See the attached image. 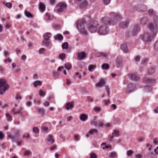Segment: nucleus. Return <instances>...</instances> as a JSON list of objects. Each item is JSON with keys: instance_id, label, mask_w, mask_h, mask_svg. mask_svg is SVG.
Segmentation results:
<instances>
[{"instance_id": "f257e3e1", "label": "nucleus", "mask_w": 158, "mask_h": 158, "mask_svg": "<svg viewBox=\"0 0 158 158\" xmlns=\"http://www.w3.org/2000/svg\"><path fill=\"white\" fill-rule=\"evenodd\" d=\"M110 15L112 19L107 17L102 19L100 21L101 26L99 27V34L104 35L108 33V31L106 25H114L118 22V19L121 18V15L118 13L111 12Z\"/></svg>"}, {"instance_id": "f03ea898", "label": "nucleus", "mask_w": 158, "mask_h": 158, "mask_svg": "<svg viewBox=\"0 0 158 158\" xmlns=\"http://www.w3.org/2000/svg\"><path fill=\"white\" fill-rule=\"evenodd\" d=\"M157 18V16L154 17L153 19L154 23H151L149 25L148 27L150 32H145L140 35V38L146 43L148 44L151 42L153 38L156 36L157 32L156 29V24L154 20Z\"/></svg>"}, {"instance_id": "7ed1b4c3", "label": "nucleus", "mask_w": 158, "mask_h": 158, "mask_svg": "<svg viewBox=\"0 0 158 158\" xmlns=\"http://www.w3.org/2000/svg\"><path fill=\"white\" fill-rule=\"evenodd\" d=\"M9 88V86L6 80L4 79H0V94H3Z\"/></svg>"}, {"instance_id": "20e7f679", "label": "nucleus", "mask_w": 158, "mask_h": 158, "mask_svg": "<svg viewBox=\"0 0 158 158\" xmlns=\"http://www.w3.org/2000/svg\"><path fill=\"white\" fill-rule=\"evenodd\" d=\"M85 21L84 20L78 21L77 24V27L79 31L84 35H86L87 32L84 28Z\"/></svg>"}, {"instance_id": "39448f33", "label": "nucleus", "mask_w": 158, "mask_h": 158, "mask_svg": "<svg viewBox=\"0 0 158 158\" xmlns=\"http://www.w3.org/2000/svg\"><path fill=\"white\" fill-rule=\"evenodd\" d=\"M67 7V5L62 2L58 3L56 6L55 9L58 12L61 13L64 11Z\"/></svg>"}, {"instance_id": "423d86ee", "label": "nucleus", "mask_w": 158, "mask_h": 158, "mask_svg": "<svg viewBox=\"0 0 158 158\" xmlns=\"http://www.w3.org/2000/svg\"><path fill=\"white\" fill-rule=\"evenodd\" d=\"M51 36V34L49 32L46 33L44 34V40L43 41V42L44 44L46 46H48L51 45L49 39Z\"/></svg>"}, {"instance_id": "0eeeda50", "label": "nucleus", "mask_w": 158, "mask_h": 158, "mask_svg": "<svg viewBox=\"0 0 158 158\" xmlns=\"http://www.w3.org/2000/svg\"><path fill=\"white\" fill-rule=\"evenodd\" d=\"M98 26V22L96 21H93L90 23L89 25V30L92 33H94L96 31L97 29Z\"/></svg>"}, {"instance_id": "6e6552de", "label": "nucleus", "mask_w": 158, "mask_h": 158, "mask_svg": "<svg viewBox=\"0 0 158 158\" xmlns=\"http://www.w3.org/2000/svg\"><path fill=\"white\" fill-rule=\"evenodd\" d=\"M98 133V131L95 129H92L89 130L87 133L85 135L86 138H88L89 135H92L94 134H97Z\"/></svg>"}, {"instance_id": "1a4fd4ad", "label": "nucleus", "mask_w": 158, "mask_h": 158, "mask_svg": "<svg viewBox=\"0 0 158 158\" xmlns=\"http://www.w3.org/2000/svg\"><path fill=\"white\" fill-rule=\"evenodd\" d=\"M86 53L84 52H81L77 53L78 59L80 60H82L85 58Z\"/></svg>"}, {"instance_id": "9d476101", "label": "nucleus", "mask_w": 158, "mask_h": 158, "mask_svg": "<svg viewBox=\"0 0 158 158\" xmlns=\"http://www.w3.org/2000/svg\"><path fill=\"white\" fill-rule=\"evenodd\" d=\"M39 9L41 12L42 13L44 12L46 9V7L44 4L42 2H40L39 5Z\"/></svg>"}, {"instance_id": "9b49d317", "label": "nucleus", "mask_w": 158, "mask_h": 158, "mask_svg": "<svg viewBox=\"0 0 158 158\" xmlns=\"http://www.w3.org/2000/svg\"><path fill=\"white\" fill-rule=\"evenodd\" d=\"M140 28L139 26L137 25L135 26L133 28L132 32L133 35H134L136 34L139 31Z\"/></svg>"}, {"instance_id": "f8f14e48", "label": "nucleus", "mask_w": 158, "mask_h": 158, "mask_svg": "<svg viewBox=\"0 0 158 158\" xmlns=\"http://www.w3.org/2000/svg\"><path fill=\"white\" fill-rule=\"evenodd\" d=\"M23 110V108L22 107L20 108L17 111H15V109L13 108L12 110V112L15 114H19L21 116L23 115V113L22 110Z\"/></svg>"}, {"instance_id": "ddd939ff", "label": "nucleus", "mask_w": 158, "mask_h": 158, "mask_svg": "<svg viewBox=\"0 0 158 158\" xmlns=\"http://www.w3.org/2000/svg\"><path fill=\"white\" fill-rule=\"evenodd\" d=\"M119 132L116 130H114L112 133V135L109 136V140L111 141V139L113 138L114 136L118 137L119 136Z\"/></svg>"}, {"instance_id": "4468645a", "label": "nucleus", "mask_w": 158, "mask_h": 158, "mask_svg": "<svg viewBox=\"0 0 158 158\" xmlns=\"http://www.w3.org/2000/svg\"><path fill=\"white\" fill-rule=\"evenodd\" d=\"M79 118L81 121L85 122L88 119V116L85 114H82L80 115Z\"/></svg>"}, {"instance_id": "2eb2a0df", "label": "nucleus", "mask_w": 158, "mask_h": 158, "mask_svg": "<svg viewBox=\"0 0 158 158\" xmlns=\"http://www.w3.org/2000/svg\"><path fill=\"white\" fill-rule=\"evenodd\" d=\"M144 82L147 84H152L155 82V80L153 79L145 78L144 80Z\"/></svg>"}, {"instance_id": "dca6fc26", "label": "nucleus", "mask_w": 158, "mask_h": 158, "mask_svg": "<svg viewBox=\"0 0 158 158\" xmlns=\"http://www.w3.org/2000/svg\"><path fill=\"white\" fill-rule=\"evenodd\" d=\"M128 76L129 78L133 81H137L139 79V77L135 74L130 73L128 74Z\"/></svg>"}, {"instance_id": "f3484780", "label": "nucleus", "mask_w": 158, "mask_h": 158, "mask_svg": "<svg viewBox=\"0 0 158 158\" xmlns=\"http://www.w3.org/2000/svg\"><path fill=\"white\" fill-rule=\"evenodd\" d=\"M36 109L37 112L39 114H40L41 116H43L44 115L45 111L44 109L37 107L36 108Z\"/></svg>"}, {"instance_id": "a211bd4d", "label": "nucleus", "mask_w": 158, "mask_h": 158, "mask_svg": "<svg viewBox=\"0 0 158 158\" xmlns=\"http://www.w3.org/2000/svg\"><path fill=\"white\" fill-rule=\"evenodd\" d=\"M121 49L124 52L127 53L128 52V49L127 45L125 43L122 44L120 46Z\"/></svg>"}, {"instance_id": "6ab92c4d", "label": "nucleus", "mask_w": 158, "mask_h": 158, "mask_svg": "<svg viewBox=\"0 0 158 158\" xmlns=\"http://www.w3.org/2000/svg\"><path fill=\"white\" fill-rule=\"evenodd\" d=\"M98 123V121L97 120L96 117H94L93 119L91 121L90 124L92 126H96Z\"/></svg>"}, {"instance_id": "aec40b11", "label": "nucleus", "mask_w": 158, "mask_h": 158, "mask_svg": "<svg viewBox=\"0 0 158 158\" xmlns=\"http://www.w3.org/2000/svg\"><path fill=\"white\" fill-rule=\"evenodd\" d=\"M73 107V102H68L66 103L65 106V108L67 110H69V109H71Z\"/></svg>"}, {"instance_id": "412c9836", "label": "nucleus", "mask_w": 158, "mask_h": 158, "mask_svg": "<svg viewBox=\"0 0 158 158\" xmlns=\"http://www.w3.org/2000/svg\"><path fill=\"white\" fill-rule=\"evenodd\" d=\"M101 68L103 70H107L109 69L110 66L107 64H104L101 66Z\"/></svg>"}, {"instance_id": "4be33fe9", "label": "nucleus", "mask_w": 158, "mask_h": 158, "mask_svg": "<svg viewBox=\"0 0 158 158\" xmlns=\"http://www.w3.org/2000/svg\"><path fill=\"white\" fill-rule=\"evenodd\" d=\"M54 39L59 41H62L63 39V37L61 35L58 34L54 37Z\"/></svg>"}, {"instance_id": "5701e85b", "label": "nucleus", "mask_w": 158, "mask_h": 158, "mask_svg": "<svg viewBox=\"0 0 158 158\" xmlns=\"http://www.w3.org/2000/svg\"><path fill=\"white\" fill-rule=\"evenodd\" d=\"M47 140L48 142L52 143L54 142V140L53 139L52 136L50 135H48V137L47 138Z\"/></svg>"}, {"instance_id": "b1692460", "label": "nucleus", "mask_w": 158, "mask_h": 158, "mask_svg": "<svg viewBox=\"0 0 158 158\" xmlns=\"http://www.w3.org/2000/svg\"><path fill=\"white\" fill-rule=\"evenodd\" d=\"M42 84V81H36L33 83V85L34 87H36L38 86H41Z\"/></svg>"}, {"instance_id": "393cba45", "label": "nucleus", "mask_w": 158, "mask_h": 158, "mask_svg": "<svg viewBox=\"0 0 158 158\" xmlns=\"http://www.w3.org/2000/svg\"><path fill=\"white\" fill-rule=\"evenodd\" d=\"M39 94L40 97H44L46 94L45 90H40L39 91Z\"/></svg>"}, {"instance_id": "a878e982", "label": "nucleus", "mask_w": 158, "mask_h": 158, "mask_svg": "<svg viewBox=\"0 0 158 158\" xmlns=\"http://www.w3.org/2000/svg\"><path fill=\"white\" fill-rule=\"evenodd\" d=\"M106 81L104 79H101L99 80V87H102L105 84Z\"/></svg>"}, {"instance_id": "bb28decb", "label": "nucleus", "mask_w": 158, "mask_h": 158, "mask_svg": "<svg viewBox=\"0 0 158 158\" xmlns=\"http://www.w3.org/2000/svg\"><path fill=\"white\" fill-rule=\"evenodd\" d=\"M133 85H129L128 86L126 92L130 93L132 92L133 90V89H131V88H133Z\"/></svg>"}, {"instance_id": "cd10ccee", "label": "nucleus", "mask_w": 158, "mask_h": 158, "mask_svg": "<svg viewBox=\"0 0 158 158\" xmlns=\"http://www.w3.org/2000/svg\"><path fill=\"white\" fill-rule=\"evenodd\" d=\"M107 53L105 52H99V57L106 58L107 56Z\"/></svg>"}, {"instance_id": "c85d7f7f", "label": "nucleus", "mask_w": 158, "mask_h": 158, "mask_svg": "<svg viewBox=\"0 0 158 158\" xmlns=\"http://www.w3.org/2000/svg\"><path fill=\"white\" fill-rule=\"evenodd\" d=\"M46 16L47 19L49 20H52L53 18V15L50 14L48 13L46 14Z\"/></svg>"}, {"instance_id": "c756f323", "label": "nucleus", "mask_w": 158, "mask_h": 158, "mask_svg": "<svg viewBox=\"0 0 158 158\" xmlns=\"http://www.w3.org/2000/svg\"><path fill=\"white\" fill-rule=\"evenodd\" d=\"M101 147L102 148V149H108L109 148H110L111 147V146H108L106 145V144L105 143H102L101 145Z\"/></svg>"}, {"instance_id": "7c9ffc66", "label": "nucleus", "mask_w": 158, "mask_h": 158, "mask_svg": "<svg viewBox=\"0 0 158 158\" xmlns=\"http://www.w3.org/2000/svg\"><path fill=\"white\" fill-rule=\"evenodd\" d=\"M25 14L26 16L28 18H32L33 17L32 15L29 12L27 11H25Z\"/></svg>"}, {"instance_id": "2f4dec72", "label": "nucleus", "mask_w": 158, "mask_h": 158, "mask_svg": "<svg viewBox=\"0 0 158 158\" xmlns=\"http://www.w3.org/2000/svg\"><path fill=\"white\" fill-rule=\"evenodd\" d=\"M6 117L7 120L9 121H12V117L11 115L9 113H7L6 114Z\"/></svg>"}, {"instance_id": "473e14b6", "label": "nucleus", "mask_w": 158, "mask_h": 158, "mask_svg": "<svg viewBox=\"0 0 158 158\" xmlns=\"http://www.w3.org/2000/svg\"><path fill=\"white\" fill-rule=\"evenodd\" d=\"M96 68V65L91 64L89 66L88 70L89 71H91L93 69H95Z\"/></svg>"}, {"instance_id": "72a5a7b5", "label": "nucleus", "mask_w": 158, "mask_h": 158, "mask_svg": "<svg viewBox=\"0 0 158 158\" xmlns=\"http://www.w3.org/2000/svg\"><path fill=\"white\" fill-rule=\"evenodd\" d=\"M64 66L65 68L68 70H70L72 68V65L71 64L69 63L66 64Z\"/></svg>"}, {"instance_id": "f704fd0d", "label": "nucleus", "mask_w": 158, "mask_h": 158, "mask_svg": "<svg viewBox=\"0 0 158 158\" xmlns=\"http://www.w3.org/2000/svg\"><path fill=\"white\" fill-rule=\"evenodd\" d=\"M102 3L104 5H107L110 4L111 0H101Z\"/></svg>"}, {"instance_id": "c9c22d12", "label": "nucleus", "mask_w": 158, "mask_h": 158, "mask_svg": "<svg viewBox=\"0 0 158 158\" xmlns=\"http://www.w3.org/2000/svg\"><path fill=\"white\" fill-rule=\"evenodd\" d=\"M31 154V152L30 150H26L24 153V155L25 156H29Z\"/></svg>"}, {"instance_id": "e433bc0d", "label": "nucleus", "mask_w": 158, "mask_h": 158, "mask_svg": "<svg viewBox=\"0 0 158 158\" xmlns=\"http://www.w3.org/2000/svg\"><path fill=\"white\" fill-rule=\"evenodd\" d=\"M105 89L107 93V95L108 96H109V95L110 94V88L109 86L108 85H106L105 86Z\"/></svg>"}, {"instance_id": "4c0bfd02", "label": "nucleus", "mask_w": 158, "mask_h": 158, "mask_svg": "<svg viewBox=\"0 0 158 158\" xmlns=\"http://www.w3.org/2000/svg\"><path fill=\"white\" fill-rule=\"evenodd\" d=\"M3 4L4 5H5L6 6L9 8H10L12 6V4L10 2L6 3L5 2H3Z\"/></svg>"}, {"instance_id": "58836bf2", "label": "nucleus", "mask_w": 158, "mask_h": 158, "mask_svg": "<svg viewBox=\"0 0 158 158\" xmlns=\"http://www.w3.org/2000/svg\"><path fill=\"white\" fill-rule=\"evenodd\" d=\"M68 45V44L66 42H64L62 44V47L63 49H66L67 48Z\"/></svg>"}, {"instance_id": "ea45409f", "label": "nucleus", "mask_w": 158, "mask_h": 158, "mask_svg": "<svg viewBox=\"0 0 158 158\" xmlns=\"http://www.w3.org/2000/svg\"><path fill=\"white\" fill-rule=\"evenodd\" d=\"M89 157L90 158H97L96 155L92 152L89 154Z\"/></svg>"}, {"instance_id": "a19ab883", "label": "nucleus", "mask_w": 158, "mask_h": 158, "mask_svg": "<svg viewBox=\"0 0 158 158\" xmlns=\"http://www.w3.org/2000/svg\"><path fill=\"white\" fill-rule=\"evenodd\" d=\"M128 24V23L127 22H125L122 23L120 25L122 27L124 28L127 26Z\"/></svg>"}, {"instance_id": "79ce46f5", "label": "nucleus", "mask_w": 158, "mask_h": 158, "mask_svg": "<svg viewBox=\"0 0 158 158\" xmlns=\"http://www.w3.org/2000/svg\"><path fill=\"white\" fill-rule=\"evenodd\" d=\"M33 132L35 133H38L39 132V130L37 127H34L33 128Z\"/></svg>"}, {"instance_id": "37998d69", "label": "nucleus", "mask_w": 158, "mask_h": 158, "mask_svg": "<svg viewBox=\"0 0 158 158\" xmlns=\"http://www.w3.org/2000/svg\"><path fill=\"white\" fill-rule=\"evenodd\" d=\"M65 56V55L64 53L60 54L59 55V58L62 60H64Z\"/></svg>"}, {"instance_id": "c03bdc74", "label": "nucleus", "mask_w": 158, "mask_h": 158, "mask_svg": "<svg viewBox=\"0 0 158 158\" xmlns=\"http://www.w3.org/2000/svg\"><path fill=\"white\" fill-rule=\"evenodd\" d=\"M87 4V3L86 1H83L80 5V7L81 8L85 7Z\"/></svg>"}, {"instance_id": "a18cd8bd", "label": "nucleus", "mask_w": 158, "mask_h": 158, "mask_svg": "<svg viewBox=\"0 0 158 158\" xmlns=\"http://www.w3.org/2000/svg\"><path fill=\"white\" fill-rule=\"evenodd\" d=\"M7 135H8V137L10 138V139H12V140H13V141H14L15 139V137L13 136H12L10 133H9V132H8L7 133Z\"/></svg>"}, {"instance_id": "49530a36", "label": "nucleus", "mask_w": 158, "mask_h": 158, "mask_svg": "<svg viewBox=\"0 0 158 158\" xmlns=\"http://www.w3.org/2000/svg\"><path fill=\"white\" fill-rule=\"evenodd\" d=\"M45 51V49L42 48L39 49V52L40 54H43L44 53Z\"/></svg>"}, {"instance_id": "de8ad7c7", "label": "nucleus", "mask_w": 158, "mask_h": 158, "mask_svg": "<svg viewBox=\"0 0 158 158\" xmlns=\"http://www.w3.org/2000/svg\"><path fill=\"white\" fill-rule=\"evenodd\" d=\"M80 137V135L78 134L75 135L74 136V140L77 141H78L79 140L78 138Z\"/></svg>"}, {"instance_id": "09e8293b", "label": "nucleus", "mask_w": 158, "mask_h": 158, "mask_svg": "<svg viewBox=\"0 0 158 158\" xmlns=\"http://www.w3.org/2000/svg\"><path fill=\"white\" fill-rule=\"evenodd\" d=\"M147 20V19L146 18H142L141 20V23L142 24H144L146 23L145 22H144V21H146Z\"/></svg>"}, {"instance_id": "8fccbe9b", "label": "nucleus", "mask_w": 158, "mask_h": 158, "mask_svg": "<svg viewBox=\"0 0 158 158\" xmlns=\"http://www.w3.org/2000/svg\"><path fill=\"white\" fill-rule=\"evenodd\" d=\"M148 13L150 15L152 14L154 15L155 14V12L152 9H150L148 10Z\"/></svg>"}, {"instance_id": "3c124183", "label": "nucleus", "mask_w": 158, "mask_h": 158, "mask_svg": "<svg viewBox=\"0 0 158 158\" xmlns=\"http://www.w3.org/2000/svg\"><path fill=\"white\" fill-rule=\"evenodd\" d=\"M148 73L149 74H153L154 73V69H149L148 71Z\"/></svg>"}, {"instance_id": "603ef678", "label": "nucleus", "mask_w": 158, "mask_h": 158, "mask_svg": "<svg viewBox=\"0 0 158 158\" xmlns=\"http://www.w3.org/2000/svg\"><path fill=\"white\" fill-rule=\"evenodd\" d=\"M148 61V59H143L141 63L143 64H146Z\"/></svg>"}, {"instance_id": "864d4df0", "label": "nucleus", "mask_w": 158, "mask_h": 158, "mask_svg": "<svg viewBox=\"0 0 158 158\" xmlns=\"http://www.w3.org/2000/svg\"><path fill=\"white\" fill-rule=\"evenodd\" d=\"M133 153V152L132 151L130 150L127 152V154L128 156H130L132 155Z\"/></svg>"}, {"instance_id": "5fc2aeb1", "label": "nucleus", "mask_w": 158, "mask_h": 158, "mask_svg": "<svg viewBox=\"0 0 158 158\" xmlns=\"http://www.w3.org/2000/svg\"><path fill=\"white\" fill-rule=\"evenodd\" d=\"M117 155L116 153L115 152H112L110 155V157H115Z\"/></svg>"}, {"instance_id": "6e6d98bb", "label": "nucleus", "mask_w": 158, "mask_h": 158, "mask_svg": "<svg viewBox=\"0 0 158 158\" xmlns=\"http://www.w3.org/2000/svg\"><path fill=\"white\" fill-rule=\"evenodd\" d=\"M4 61L6 63H7V62L11 63V60L10 58H8L5 60Z\"/></svg>"}, {"instance_id": "4d7b16f0", "label": "nucleus", "mask_w": 158, "mask_h": 158, "mask_svg": "<svg viewBox=\"0 0 158 158\" xmlns=\"http://www.w3.org/2000/svg\"><path fill=\"white\" fill-rule=\"evenodd\" d=\"M20 69H19V68H17L16 69H14L13 71V72H14V73H18L19 72V71H20Z\"/></svg>"}, {"instance_id": "13d9d810", "label": "nucleus", "mask_w": 158, "mask_h": 158, "mask_svg": "<svg viewBox=\"0 0 158 158\" xmlns=\"http://www.w3.org/2000/svg\"><path fill=\"white\" fill-rule=\"evenodd\" d=\"M43 130L45 132H48V128L46 127H43Z\"/></svg>"}, {"instance_id": "bf43d9fd", "label": "nucleus", "mask_w": 158, "mask_h": 158, "mask_svg": "<svg viewBox=\"0 0 158 158\" xmlns=\"http://www.w3.org/2000/svg\"><path fill=\"white\" fill-rule=\"evenodd\" d=\"M60 137L61 139H63L64 140H64L65 139V137L63 134H60Z\"/></svg>"}, {"instance_id": "052dcab7", "label": "nucleus", "mask_w": 158, "mask_h": 158, "mask_svg": "<svg viewBox=\"0 0 158 158\" xmlns=\"http://www.w3.org/2000/svg\"><path fill=\"white\" fill-rule=\"evenodd\" d=\"M44 105L46 107L48 106L49 105V103L48 102L46 101L44 103Z\"/></svg>"}, {"instance_id": "680f3d73", "label": "nucleus", "mask_w": 158, "mask_h": 158, "mask_svg": "<svg viewBox=\"0 0 158 158\" xmlns=\"http://www.w3.org/2000/svg\"><path fill=\"white\" fill-rule=\"evenodd\" d=\"M49 2L52 5H54L55 3V0H50Z\"/></svg>"}, {"instance_id": "e2e57ef3", "label": "nucleus", "mask_w": 158, "mask_h": 158, "mask_svg": "<svg viewBox=\"0 0 158 158\" xmlns=\"http://www.w3.org/2000/svg\"><path fill=\"white\" fill-rule=\"evenodd\" d=\"M26 104L27 106H30L31 105L32 103L30 101H28L26 102Z\"/></svg>"}, {"instance_id": "0e129e2a", "label": "nucleus", "mask_w": 158, "mask_h": 158, "mask_svg": "<svg viewBox=\"0 0 158 158\" xmlns=\"http://www.w3.org/2000/svg\"><path fill=\"white\" fill-rule=\"evenodd\" d=\"M140 59V58L139 56H137L135 58V61L138 62L139 60Z\"/></svg>"}, {"instance_id": "69168bd1", "label": "nucleus", "mask_w": 158, "mask_h": 158, "mask_svg": "<svg viewBox=\"0 0 158 158\" xmlns=\"http://www.w3.org/2000/svg\"><path fill=\"white\" fill-rule=\"evenodd\" d=\"M27 58L26 56L25 55H23L21 56V59L22 60H25Z\"/></svg>"}, {"instance_id": "338daca9", "label": "nucleus", "mask_w": 158, "mask_h": 158, "mask_svg": "<svg viewBox=\"0 0 158 158\" xmlns=\"http://www.w3.org/2000/svg\"><path fill=\"white\" fill-rule=\"evenodd\" d=\"M15 99L16 100H21V98L19 95H17L16 96Z\"/></svg>"}, {"instance_id": "774afa93", "label": "nucleus", "mask_w": 158, "mask_h": 158, "mask_svg": "<svg viewBox=\"0 0 158 158\" xmlns=\"http://www.w3.org/2000/svg\"><path fill=\"white\" fill-rule=\"evenodd\" d=\"M27 100H31L32 99V97L31 96H27L26 97Z\"/></svg>"}]
</instances>
